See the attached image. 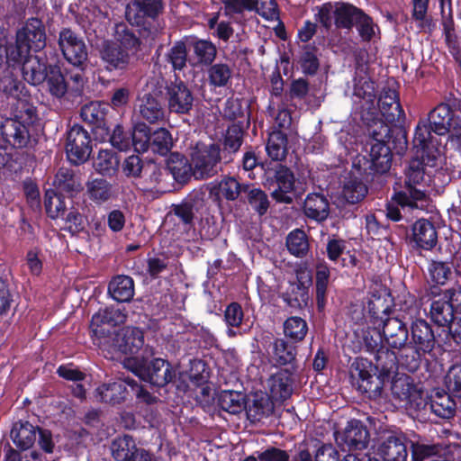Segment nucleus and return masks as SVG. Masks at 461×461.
Segmentation results:
<instances>
[{"mask_svg": "<svg viewBox=\"0 0 461 461\" xmlns=\"http://www.w3.org/2000/svg\"><path fill=\"white\" fill-rule=\"evenodd\" d=\"M427 158L416 157L410 161L405 171V190L396 193L393 200L402 210H418L431 212L432 204L426 190L416 188L415 185H429L431 174L436 171L437 167L427 165Z\"/></svg>", "mask_w": 461, "mask_h": 461, "instance_id": "nucleus-1", "label": "nucleus"}, {"mask_svg": "<svg viewBox=\"0 0 461 461\" xmlns=\"http://www.w3.org/2000/svg\"><path fill=\"white\" fill-rule=\"evenodd\" d=\"M140 41L131 29L124 23L116 24L113 40L105 41L101 58L109 69H123L135 58Z\"/></svg>", "mask_w": 461, "mask_h": 461, "instance_id": "nucleus-2", "label": "nucleus"}, {"mask_svg": "<svg viewBox=\"0 0 461 461\" xmlns=\"http://www.w3.org/2000/svg\"><path fill=\"white\" fill-rule=\"evenodd\" d=\"M390 128L386 123H381L379 131L373 130V140L369 149L358 154L353 160V167L361 174H384L390 169L392 155L389 147L384 144V139L388 137Z\"/></svg>", "mask_w": 461, "mask_h": 461, "instance_id": "nucleus-3", "label": "nucleus"}, {"mask_svg": "<svg viewBox=\"0 0 461 461\" xmlns=\"http://www.w3.org/2000/svg\"><path fill=\"white\" fill-rule=\"evenodd\" d=\"M46 45V35L41 22L37 18L27 21L25 25L18 31L14 46L5 50L8 61L21 60L31 50L39 51Z\"/></svg>", "mask_w": 461, "mask_h": 461, "instance_id": "nucleus-4", "label": "nucleus"}, {"mask_svg": "<svg viewBox=\"0 0 461 461\" xmlns=\"http://www.w3.org/2000/svg\"><path fill=\"white\" fill-rule=\"evenodd\" d=\"M19 105L15 118L6 119L1 125V134L4 140L16 148L26 145L31 128L38 121L35 107L23 102L19 103Z\"/></svg>", "mask_w": 461, "mask_h": 461, "instance_id": "nucleus-5", "label": "nucleus"}, {"mask_svg": "<svg viewBox=\"0 0 461 461\" xmlns=\"http://www.w3.org/2000/svg\"><path fill=\"white\" fill-rule=\"evenodd\" d=\"M144 344V335L141 330L135 327H124L111 335L109 339L98 342V347L104 357L115 359L121 354H135Z\"/></svg>", "mask_w": 461, "mask_h": 461, "instance_id": "nucleus-6", "label": "nucleus"}, {"mask_svg": "<svg viewBox=\"0 0 461 461\" xmlns=\"http://www.w3.org/2000/svg\"><path fill=\"white\" fill-rule=\"evenodd\" d=\"M220 146L199 142L192 149L191 163L195 179L211 177L218 172L221 162Z\"/></svg>", "mask_w": 461, "mask_h": 461, "instance_id": "nucleus-7", "label": "nucleus"}, {"mask_svg": "<svg viewBox=\"0 0 461 461\" xmlns=\"http://www.w3.org/2000/svg\"><path fill=\"white\" fill-rule=\"evenodd\" d=\"M361 11L344 3H326L318 8L316 19L327 29L334 23L338 28L350 29Z\"/></svg>", "mask_w": 461, "mask_h": 461, "instance_id": "nucleus-8", "label": "nucleus"}, {"mask_svg": "<svg viewBox=\"0 0 461 461\" xmlns=\"http://www.w3.org/2000/svg\"><path fill=\"white\" fill-rule=\"evenodd\" d=\"M354 81L353 108L363 121H372L377 115L375 83L367 76L356 77Z\"/></svg>", "mask_w": 461, "mask_h": 461, "instance_id": "nucleus-9", "label": "nucleus"}, {"mask_svg": "<svg viewBox=\"0 0 461 461\" xmlns=\"http://www.w3.org/2000/svg\"><path fill=\"white\" fill-rule=\"evenodd\" d=\"M432 126L426 121H420L415 129L413 149L416 157L427 158V165L438 167L441 163V150L438 139L432 135Z\"/></svg>", "mask_w": 461, "mask_h": 461, "instance_id": "nucleus-10", "label": "nucleus"}, {"mask_svg": "<svg viewBox=\"0 0 461 461\" xmlns=\"http://www.w3.org/2000/svg\"><path fill=\"white\" fill-rule=\"evenodd\" d=\"M352 384L362 393H379L383 384L375 375V367L366 358H356L350 366Z\"/></svg>", "mask_w": 461, "mask_h": 461, "instance_id": "nucleus-11", "label": "nucleus"}, {"mask_svg": "<svg viewBox=\"0 0 461 461\" xmlns=\"http://www.w3.org/2000/svg\"><path fill=\"white\" fill-rule=\"evenodd\" d=\"M392 393L406 409L420 410L427 405L426 394L409 376L402 375L395 378L392 384Z\"/></svg>", "mask_w": 461, "mask_h": 461, "instance_id": "nucleus-12", "label": "nucleus"}, {"mask_svg": "<svg viewBox=\"0 0 461 461\" xmlns=\"http://www.w3.org/2000/svg\"><path fill=\"white\" fill-rule=\"evenodd\" d=\"M90 136L79 125H74L68 132L66 152L68 160L75 164H81L88 159L91 154Z\"/></svg>", "mask_w": 461, "mask_h": 461, "instance_id": "nucleus-13", "label": "nucleus"}, {"mask_svg": "<svg viewBox=\"0 0 461 461\" xmlns=\"http://www.w3.org/2000/svg\"><path fill=\"white\" fill-rule=\"evenodd\" d=\"M411 335L415 348L412 352L411 360L408 365L410 369L414 370L418 367L421 356L432 351L435 339L429 325L423 320H418L413 322Z\"/></svg>", "mask_w": 461, "mask_h": 461, "instance_id": "nucleus-14", "label": "nucleus"}, {"mask_svg": "<svg viewBox=\"0 0 461 461\" xmlns=\"http://www.w3.org/2000/svg\"><path fill=\"white\" fill-rule=\"evenodd\" d=\"M375 106L377 115L374 120L366 122L368 124L384 123L381 121L380 116L388 123L399 122L404 117V112L399 103L397 93L393 89H383Z\"/></svg>", "mask_w": 461, "mask_h": 461, "instance_id": "nucleus-15", "label": "nucleus"}, {"mask_svg": "<svg viewBox=\"0 0 461 461\" xmlns=\"http://www.w3.org/2000/svg\"><path fill=\"white\" fill-rule=\"evenodd\" d=\"M59 48L64 58L73 66L81 67L87 59V50L84 41L71 30L64 29L59 33Z\"/></svg>", "mask_w": 461, "mask_h": 461, "instance_id": "nucleus-16", "label": "nucleus"}, {"mask_svg": "<svg viewBox=\"0 0 461 461\" xmlns=\"http://www.w3.org/2000/svg\"><path fill=\"white\" fill-rule=\"evenodd\" d=\"M461 301L460 289L447 290L442 298L434 300L430 306L432 321L438 326L448 325L454 319L455 303Z\"/></svg>", "mask_w": 461, "mask_h": 461, "instance_id": "nucleus-17", "label": "nucleus"}, {"mask_svg": "<svg viewBox=\"0 0 461 461\" xmlns=\"http://www.w3.org/2000/svg\"><path fill=\"white\" fill-rule=\"evenodd\" d=\"M405 435L391 434L378 443L376 454L384 461H407L409 452Z\"/></svg>", "mask_w": 461, "mask_h": 461, "instance_id": "nucleus-18", "label": "nucleus"}, {"mask_svg": "<svg viewBox=\"0 0 461 461\" xmlns=\"http://www.w3.org/2000/svg\"><path fill=\"white\" fill-rule=\"evenodd\" d=\"M111 450L117 461H151L149 452L138 448L135 440L128 435L115 438L112 443Z\"/></svg>", "mask_w": 461, "mask_h": 461, "instance_id": "nucleus-19", "label": "nucleus"}, {"mask_svg": "<svg viewBox=\"0 0 461 461\" xmlns=\"http://www.w3.org/2000/svg\"><path fill=\"white\" fill-rule=\"evenodd\" d=\"M162 10L160 0H133L126 10L130 23L141 25L145 17L155 18Z\"/></svg>", "mask_w": 461, "mask_h": 461, "instance_id": "nucleus-20", "label": "nucleus"}, {"mask_svg": "<svg viewBox=\"0 0 461 461\" xmlns=\"http://www.w3.org/2000/svg\"><path fill=\"white\" fill-rule=\"evenodd\" d=\"M168 108L176 113H187L193 107L194 96L190 89L182 82L171 84L167 87Z\"/></svg>", "mask_w": 461, "mask_h": 461, "instance_id": "nucleus-21", "label": "nucleus"}, {"mask_svg": "<svg viewBox=\"0 0 461 461\" xmlns=\"http://www.w3.org/2000/svg\"><path fill=\"white\" fill-rule=\"evenodd\" d=\"M276 187L272 191V197L280 203H290L293 201L291 194L294 190V176L284 166H279L275 172Z\"/></svg>", "mask_w": 461, "mask_h": 461, "instance_id": "nucleus-22", "label": "nucleus"}, {"mask_svg": "<svg viewBox=\"0 0 461 461\" xmlns=\"http://www.w3.org/2000/svg\"><path fill=\"white\" fill-rule=\"evenodd\" d=\"M369 433L362 422L350 420L340 436V441L350 450H362L367 447Z\"/></svg>", "mask_w": 461, "mask_h": 461, "instance_id": "nucleus-23", "label": "nucleus"}, {"mask_svg": "<svg viewBox=\"0 0 461 461\" xmlns=\"http://www.w3.org/2000/svg\"><path fill=\"white\" fill-rule=\"evenodd\" d=\"M174 377L175 372L170 364L162 358H156L146 367L143 380L155 386H164Z\"/></svg>", "mask_w": 461, "mask_h": 461, "instance_id": "nucleus-24", "label": "nucleus"}, {"mask_svg": "<svg viewBox=\"0 0 461 461\" xmlns=\"http://www.w3.org/2000/svg\"><path fill=\"white\" fill-rule=\"evenodd\" d=\"M427 405L422 409L429 408V410L437 416L449 419L456 411V403L450 395L443 390L435 389L431 392L429 401L426 400Z\"/></svg>", "mask_w": 461, "mask_h": 461, "instance_id": "nucleus-25", "label": "nucleus"}, {"mask_svg": "<svg viewBox=\"0 0 461 461\" xmlns=\"http://www.w3.org/2000/svg\"><path fill=\"white\" fill-rule=\"evenodd\" d=\"M428 120L434 133L445 135L451 133L457 118L453 117L449 105L441 104L429 113Z\"/></svg>", "mask_w": 461, "mask_h": 461, "instance_id": "nucleus-26", "label": "nucleus"}, {"mask_svg": "<svg viewBox=\"0 0 461 461\" xmlns=\"http://www.w3.org/2000/svg\"><path fill=\"white\" fill-rule=\"evenodd\" d=\"M14 62L16 63V61ZM17 62H23V76L29 84L36 86L45 80L48 69L46 65L37 56H32L29 53L21 60H17Z\"/></svg>", "mask_w": 461, "mask_h": 461, "instance_id": "nucleus-27", "label": "nucleus"}, {"mask_svg": "<svg viewBox=\"0 0 461 461\" xmlns=\"http://www.w3.org/2000/svg\"><path fill=\"white\" fill-rule=\"evenodd\" d=\"M267 387L274 400L283 401L287 399L293 392L291 374L286 370L276 373L267 380Z\"/></svg>", "mask_w": 461, "mask_h": 461, "instance_id": "nucleus-28", "label": "nucleus"}, {"mask_svg": "<svg viewBox=\"0 0 461 461\" xmlns=\"http://www.w3.org/2000/svg\"><path fill=\"white\" fill-rule=\"evenodd\" d=\"M303 211L308 218L322 221L330 212L329 202L322 194H310L304 201Z\"/></svg>", "mask_w": 461, "mask_h": 461, "instance_id": "nucleus-29", "label": "nucleus"}, {"mask_svg": "<svg viewBox=\"0 0 461 461\" xmlns=\"http://www.w3.org/2000/svg\"><path fill=\"white\" fill-rule=\"evenodd\" d=\"M413 239L424 249H432L437 243V231L428 220H418L412 227Z\"/></svg>", "mask_w": 461, "mask_h": 461, "instance_id": "nucleus-30", "label": "nucleus"}, {"mask_svg": "<svg viewBox=\"0 0 461 461\" xmlns=\"http://www.w3.org/2000/svg\"><path fill=\"white\" fill-rule=\"evenodd\" d=\"M138 107L141 117L150 123L157 122L164 117L161 104L149 93H144L140 96Z\"/></svg>", "mask_w": 461, "mask_h": 461, "instance_id": "nucleus-31", "label": "nucleus"}, {"mask_svg": "<svg viewBox=\"0 0 461 461\" xmlns=\"http://www.w3.org/2000/svg\"><path fill=\"white\" fill-rule=\"evenodd\" d=\"M126 387L122 382L104 383L95 389V397L98 401L116 404L125 399Z\"/></svg>", "mask_w": 461, "mask_h": 461, "instance_id": "nucleus-32", "label": "nucleus"}, {"mask_svg": "<svg viewBox=\"0 0 461 461\" xmlns=\"http://www.w3.org/2000/svg\"><path fill=\"white\" fill-rule=\"evenodd\" d=\"M108 292L117 302H129L134 295L133 280L127 276H115L109 284Z\"/></svg>", "mask_w": 461, "mask_h": 461, "instance_id": "nucleus-33", "label": "nucleus"}, {"mask_svg": "<svg viewBox=\"0 0 461 461\" xmlns=\"http://www.w3.org/2000/svg\"><path fill=\"white\" fill-rule=\"evenodd\" d=\"M38 429L29 422H17L11 430V438L18 447L28 449L35 442Z\"/></svg>", "mask_w": 461, "mask_h": 461, "instance_id": "nucleus-34", "label": "nucleus"}, {"mask_svg": "<svg viewBox=\"0 0 461 461\" xmlns=\"http://www.w3.org/2000/svg\"><path fill=\"white\" fill-rule=\"evenodd\" d=\"M366 194L367 187L358 176L350 174L346 177L342 195L348 203H358L364 199Z\"/></svg>", "mask_w": 461, "mask_h": 461, "instance_id": "nucleus-35", "label": "nucleus"}, {"mask_svg": "<svg viewBox=\"0 0 461 461\" xmlns=\"http://www.w3.org/2000/svg\"><path fill=\"white\" fill-rule=\"evenodd\" d=\"M241 192L240 184L234 177H225L218 183L212 184L210 194L219 199L236 200Z\"/></svg>", "mask_w": 461, "mask_h": 461, "instance_id": "nucleus-36", "label": "nucleus"}, {"mask_svg": "<svg viewBox=\"0 0 461 461\" xmlns=\"http://www.w3.org/2000/svg\"><path fill=\"white\" fill-rule=\"evenodd\" d=\"M86 194L97 204L108 201L113 195L112 185L104 179L95 178L86 184Z\"/></svg>", "mask_w": 461, "mask_h": 461, "instance_id": "nucleus-37", "label": "nucleus"}, {"mask_svg": "<svg viewBox=\"0 0 461 461\" xmlns=\"http://www.w3.org/2000/svg\"><path fill=\"white\" fill-rule=\"evenodd\" d=\"M54 184L59 191L70 195L78 193L82 189L79 177L68 168H60L58 171Z\"/></svg>", "mask_w": 461, "mask_h": 461, "instance_id": "nucleus-38", "label": "nucleus"}, {"mask_svg": "<svg viewBox=\"0 0 461 461\" xmlns=\"http://www.w3.org/2000/svg\"><path fill=\"white\" fill-rule=\"evenodd\" d=\"M167 167L174 179L181 183L187 181L193 176L192 163H188L185 158L177 153L170 156Z\"/></svg>", "mask_w": 461, "mask_h": 461, "instance_id": "nucleus-39", "label": "nucleus"}, {"mask_svg": "<svg viewBox=\"0 0 461 461\" xmlns=\"http://www.w3.org/2000/svg\"><path fill=\"white\" fill-rule=\"evenodd\" d=\"M286 136L282 131L270 133L266 147L268 157L276 161L284 159L286 156Z\"/></svg>", "mask_w": 461, "mask_h": 461, "instance_id": "nucleus-40", "label": "nucleus"}, {"mask_svg": "<svg viewBox=\"0 0 461 461\" xmlns=\"http://www.w3.org/2000/svg\"><path fill=\"white\" fill-rule=\"evenodd\" d=\"M51 95L61 98L67 92V83L58 66H50L45 78Z\"/></svg>", "mask_w": 461, "mask_h": 461, "instance_id": "nucleus-41", "label": "nucleus"}, {"mask_svg": "<svg viewBox=\"0 0 461 461\" xmlns=\"http://www.w3.org/2000/svg\"><path fill=\"white\" fill-rule=\"evenodd\" d=\"M286 247L295 257H303L309 250V242L305 232L296 229L292 230L286 238Z\"/></svg>", "mask_w": 461, "mask_h": 461, "instance_id": "nucleus-42", "label": "nucleus"}, {"mask_svg": "<svg viewBox=\"0 0 461 461\" xmlns=\"http://www.w3.org/2000/svg\"><path fill=\"white\" fill-rule=\"evenodd\" d=\"M119 165V159L112 150L101 149L94 162L95 170L102 175L113 174Z\"/></svg>", "mask_w": 461, "mask_h": 461, "instance_id": "nucleus-43", "label": "nucleus"}, {"mask_svg": "<svg viewBox=\"0 0 461 461\" xmlns=\"http://www.w3.org/2000/svg\"><path fill=\"white\" fill-rule=\"evenodd\" d=\"M272 360L276 365H286L295 357V348L282 339H277L273 343Z\"/></svg>", "mask_w": 461, "mask_h": 461, "instance_id": "nucleus-44", "label": "nucleus"}, {"mask_svg": "<svg viewBox=\"0 0 461 461\" xmlns=\"http://www.w3.org/2000/svg\"><path fill=\"white\" fill-rule=\"evenodd\" d=\"M330 278V269L324 264H319L316 271V300L320 310L326 304V292Z\"/></svg>", "mask_w": 461, "mask_h": 461, "instance_id": "nucleus-45", "label": "nucleus"}, {"mask_svg": "<svg viewBox=\"0 0 461 461\" xmlns=\"http://www.w3.org/2000/svg\"><path fill=\"white\" fill-rule=\"evenodd\" d=\"M221 408L230 413H239L244 406V397L235 391H223L219 396Z\"/></svg>", "mask_w": 461, "mask_h": 461, "instance_id": "nucleus-46", "label": "nucleus"}, {"mask_svg": "<svg viewBox=\"0 0 461 461\" xmlns=\"http://www.w3.org/2000/svg\"><path fill=\"white\" fill-rule=\"evenodd\" d=\"M308 331L306 321L297 316L288 318L284 323L285 335L291 339L300 341L303 339Z\"/></svg>", "mask_w": 461, "mask_h": 461, "instance_id": "nucleus-47", "label": "nucleus"}, {"mask_svg": "<svg viewBox=\"0 0 461 461\" xmlns=\"http://www.w3.org/2000/svg\"><path fill=\"white\" fill-rule=\"evenodd\" d=\"M149 128L145 123H137L131 137V147L133 146L137 152H145L150 144Z\"/></svg>", "mask_w": 461, "mask_h": 461, "instance_id": "nucleus-48", "label": "nucleus"}, {"mask_svg": "<svg viewBox=\"0 0 461 461\" xmlns=\"http://www.w3.org/2000/svg\"><path fill=\"white\" fill-rule=\"evenodd\" d=\"M106 314L107 313L104 312V309H100L93 315L91 320L90 329L93 333L94 343L97 346L98 342L101 340L104 341L105 339H109L111 337L110 334H106V330L104 328L105 325H108Z\"/></svg>", "mask_w": 461, "mask_h": 461, "instance_id": "nucleus-49", "label": "nucleus"}, {"mask_svg": "<svg viewBox=\"0 0 461 461\" xmlns=\"http://www.w3.org/2000/svg\"><path fill=\"white\" fill-rule=\"evenodd\" d=\"M430 280L443 285L452 275L451 267L448 263L438 260H431L428 267Z\"/></svg>", "mask_w": 461, "mask_h": 461, "instance_id": "nucleus-50", "label": "nucleus"}, {"mask_svg": "<svg viewBox=\"0 0 461 461\" xmlns=\"http://www.w3.org/2000/svg\"><path fill=\"white\" fill-rule=\"evenodd\" d=\"M45 208L48 215L52 219H59L65 215L66 204L62 197L52 190L45 194Z\"/></svg>", "mask_w": 461, "mask_h": 461, "instance_id": "nucleus-51", "label": "nucleus"}, {"mask_svg": "<svg viewBox=\"0 0 461 461\" xmlns=\"http://www.w3.org/2000/svg\"><path fill=\"white\" fill-rule=\"evenodd\" d=\"M273 411V403L267 395H256L248 407V413L254 420L268 416Z\"/></svg>", "mask_w": 461, "mask_h": 461, "instance_id": "nucleus-52", "label": "nucleus"}, {"mask_svg": "<svg viewBox=\"0 0 461 461\" xmlns=\"http://www.w3.org/2000/svg\"><path fill=\"white\" fill-rule=\"evenodd\" d=\"M107 112V104L101 102H91L81 109V116L89 123H99L104 121Z\"/></svg>", "mask_w": 461, "mask_h": 461, "instance_id": "nucleus-53", "label": "nucleus"}, {"mask_svg": "<svg viewBox=\"0 0 461 461\" xmlns=\"http://www.w3.org/2000/svg\"><path fill=\"white\" fill-rule=\"evenodd\" d=\"M383 334L385 338L393 337L401 335V339L399 342L393 341L391 342L392 346L397 348L403 344L407 337V331L403 325V323L395 318L388 319L383 327Z\"/></svg>", "mask_w": 461, "mask_h": 461, "instance_id": "nucleus-54", "label": "nucleus"}, {"mask_svg": "<svg viewBox=\"0 0 461 461\" xmlns=\"http://www.w3.org/2000/svg\"><path fill=\"white\" fill-rule=\"evenodd\" d=\"M150 145L155 152L166 155L172 147V138L168 131L161 128L154 131L151 135Z\"/></svg>", "mask_w": 461, "mask_h": 461, "instance_id": "nucleus-55", "label": "nucleus"}, {"mask_svg": "<svg viewBox=\"0 0 461 461\" xmlns=\"http://www.w3.org/2000/svg\"><path fill=\"white\" fill-rule=\"evenodd\" d=\"M210 84L213 86H224L231 77V70L226 64H214L208 70Z\"/></svg>", "mask_w": 461, "mask_h": 461, "instance_id": "nucleus-56", "label": "nucleus"}, {"mask_svg": "<svg viewBox=\"0 0 461 461\" xmlns=\"http://www.w3.org/2000/svg\"><path fill=\"white\" fill-rule=\"evenodd\" d=\"M429 0H412V18L420 30L430 29L431 21L427 17Z\"/></svg>", "mask_w": 461, "mask_h": 461, "instance_id": "nucleus-57", "label": "nucleus"}, {"mask_svg": "<svg viewBox=\"0 0 461 461\" xmlns=\"http://www.w3.org/2000/svg\"><path fill=\"white\" fill-rule=\"evenodd\" d=\"M167 59L174 69H182L185 66L187 59L185 44L182 41L176 42L169 50Z\"/></svg>", "mask_w": 461, "mask_h": 461, "instance_id": "nucleus-58", "label": "nucleus"}, {"mask_svg": "<svg viewBox=\"0 0 461 461\" xmlns=\"http://www.w3.org/2000/svg\"><path fill=\"white\" fill-rule=\"evenodd\" d=\"M267 21L278 18L277 5L275 0H253V9Z\"/></svg>", "mask_w": 461, "mask_h": 461, "instance_id": "nucleus-59", "label": "nucleus"}, {"mask_svg": "<svg viewBox=\"0 0 461 461\" xmlns=\"http://www.w3.org/2000/svg\"><path fill=\"white\" fill-rule=\"evenodd\" d=\"M249 204L260 215L266 213L269 206L267 194L259 188H252L248 192Z\"/></svg>", "mask_w": 461, "mask_h": 461, "instance_id": "nucleus-60", "label": "nucleus"}, {"mask_svg": "<svg viewBox=\"0 0 461 461\" xmlns=\"http://www.w3.org/2000/svg\"><path fill=\"white\" fill-rule=\"evenodd\" d=\"M299 63L304 74H315L320 66L315 49L306 47L302 53Z\"/></svg>", "mask_w": 461, "mask_h": 461, "instance_id": "nucleus-61", "label": "nucleus"}, {"mask_svg": "<svg viewBox=\"0 0 461 461\" xmlns=\"http://www.w3.org/2000/svg\"><path fill=\"white\" fill-rule=\"evenodd\" d=\"M438 449L435 445H427L420 442H411V461H424L434 455Z\"/></svg>", "mask_w": 461, "mask_h": 461, "instance_id": "nucleus-62", "label": "nucleus"}, {"mask_svg": "<svg viewBox=\"0 0 461 461\" xmlns=\"http://www.w3.org/2000/svg\"><path fill=\"white\" fill-rule=\"evenodd\" d=\"M446 386L449 393L461 398V366H453L446 375Z\"/></svg>", "mask_w": 461, "mask_h": 461, "instance_id": "nucleus-63", "label": "nucleus"}, {"mask_svg": "<svg viewBox=\"0 0 461 461\" xmlns=\"http://www.w3.org/2000/svg\"><path fill=\"white\" fill-rule=\"evenodd\" d=\"M194 50L200 61L203 63L212 62L216 55L214 45L207 41H196Z\"/></svg>", "mask_w": 461, "mask_h": 461, "instance_id": "nucleus-64", "label": "nucleus"}]
</instances>
